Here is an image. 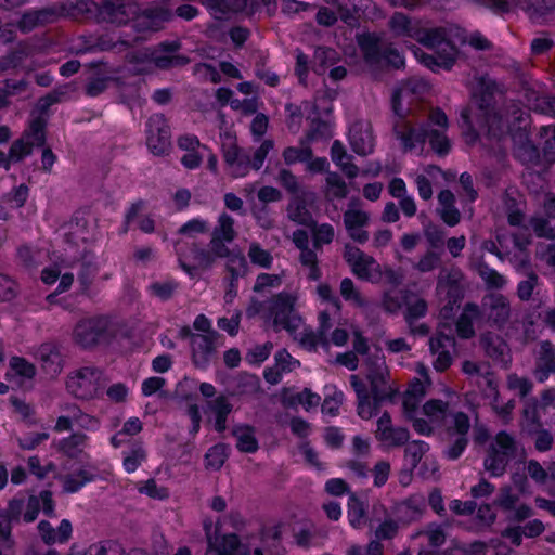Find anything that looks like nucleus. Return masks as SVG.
I'll list each match as a JSON object with an SVG mask.
<instances>
[{"instance_id":"nucleus-1","label":"nucleus","mask_w":555,"mask_h":555,"mask_svg":"<svg viewBox=\"0 0 555 555\" xmlns=\"http://www.w3.org/2000/svg\"><path fill=\"white\" fill-rule=\"evenodd\" d=\"M491 92L489 87L481 99L478 107L470 105L461 114L463 134L468 143L477 140L475 127L487 128L485 134L488 140L496 139L501 141L505 134H511L514 143L517 145V156L525 163H552L555 159V126L542 128L541 139L543 140L542 152L527 140V128L529 126V116L521 109L514 111L512 114L513 125L505 127L503 117L491 107Z\"/></svg>"},{"instance_id":"nucleus-2","label":"nucleus","mask_w":555,"mask_h":555,"mask_svg":"<svg viewBox=\"0 0 555 555\" xmlns=\"http://www.w3.org/2000/svg\"><path fill=\"white\" fill-rule=\"evenodd\" d=\"M298 299L297 292H281L266 301L253 297L246 308V315L258 317L271 323L275 330H286L307 350H314L320 345L327 348L328 343L324 336L332 327L327 312L320 313V333L317 334L305 326L302 318L295 311Z\"/></svg>"},{"instance_id":"nucleus-3","label":"nucleus","mask_w":555,"mask_h":555,"mask_svg":"<svg viewBox=\"0 0 555 555\" xmlns=\"http://www.w3.org/2000/svg\"><path fill=\"white\" fill-rule=\"evenodd\" d=\"M390 27L397 36L415 39L433 51L427 54L420 48H412L416 60L433 72L450 70L460 55L457 46L466 41L464 31L457 26L425 29L401 13L392 16Z\"/></svg>"},{"instance_id":"nucleus-4","label":"nucleus","mask_w":555,"mask_h":555,"mask_svg":"<svg viewBox=\"0 0 555 555\" xmlns=\"http://www.w3.org/2000/svg\"><path fill=\"white\" fill-rule=\"evenodd\" d=\"M447 129V115L439 108L430 111L426 127L404 118H400L393 127L396 138L405 152H422L428 140L431 149L439 155L447 154L451 149L446 135Z\"/></svg>"},{"instance_id":"nucleus-5","label":"nucleus","mask_w":555,"mask_h":555,"mask_svg":"<svg viewBox=\"0 0 555 555\" xmlns=\"http://www.w3.org/2000/svg\"><path fill=\"white\" fill-rule=\"evenodd\" d=\"M366 365L367 379L371 385L370 392L357 375L350 377V383L357 393L359 416L370 420L376 414L380 401L390 395L391 389L386 383L388 369L379 350H376L375 354L367 359Z\"/></svg>"},{"instance_id":"nucleus-6","label":"nucleus","mask_w":555,"mask_h":555,"mask_svg":"<svg viewBox=\"0 0 555 555\" xmlns=\"http://www.w3.org/2000/svg\"><path fill=\"white\" fill-rule=\"evenodd\" d=\"M449 409V402L430 399L422 408L417 406L413 412L406 414L405 418L411 422L417 434L429 436L436 429L444 426Z\"/></svg>"},{"instance_id":"nucleus-7","label":"nucleus","mask_w":555,"mask_h":555,"mask_svg":"<svg viewBox=\"0 0 555 555\" xmlns=\"http://www.w3.org/2000/svg\"><path fill=\"white\" fill-rule=\"evenodd\" d=\"M358 42L366 63L372 67L390 65L400 68L404 65V59L398 51L390 48L382 51L379 39L372 34L359 36Z\"/></svg>"},{"instance_id":"nucleus-8","label":"nucleus","mask_w":555,"mask_h":555,"mask_svg":"<svg viewBox=\"0 0 555 555\" xmlns=\"http://www.w3.org/2000/svg\"><path fill=\"white\" fill-rule=\"evenodd\" d=\"M205 527L208 547L206 555H250L249 546L241 543L235 534L221 533L218 522Z\"/></svg>"},{"instance_id":"nucleus-9","label":"nucleus","mask_w":555,"mask_h":555,"mask_svg":"<svg viewBox=\"0 0 555 555\" xmlns=\"http://www.w3.org/2000/svg\"><path fill=\"white\" fill-rule=\"evenodd\" d=\"M66 387L77 398L91 399L103 387L102 373L92 367L77 370L68 376Z\"/></svg>"},{"instance_id":"nucleus-10","label":"nucleus","mask_w":555,"mask_h":555,"mask_svg":"<svg viewBox=\"0 0 555 555\" xmlns=\"http://www.w3.org/2000/svg\"><path fill=\"white\" fill-rule=\"evenodd\" d=\"M344 257L357 278L371 283L382 281V267L373 257L350 245H346Z\"/></svg>"},{"instance_id":"nucleus-11","label":"nucleus","mask_w":555,"mask_h":555,"mask_svg":"<svg viewBox=\"0 0 555 555\" xmlns=\"http://www.w3.org/2000/svg\"><path fill=\"white\" fill-rule=\"evenodd\" d=\"M146 145L156 156L169 153L171 149L170 129L162 115H153L146 124Z\"/></svg>"},{"instance_id":"nucleus-12","label":"nucleus","mask_w":555,"mask_h":555,"mask_svg":"<svg viewBox=\"0 0 555 555\" xmlns=\"http://www.w3.org/2000/svg\"><path fill=\"white\" fill-rule=\"evenodd\" d=\"M446 332L451 333V327L447 322H441L436 336L429 340L430 351L436 356L434 367L440 372L446 371L451 365V350L455 347L454 337Z\"/></svg>"},{"instance_id":"nucleus-13","label":"nucleus","mask_w":555,"mask_h":555,"mask_svg":"<svg viewBox=\"0 0 555 555\" xmlns=\"http://www.w3.org/2000/svg\"><path fill=\"white\" fill-rule=\"evenodd\" d=\"M513 453V439L505 433L498 434L489 455L485 460L486 469L492 476L502 475Z\"/></svg>"},{"instance_id":"nucleus-14","label":"nucleus","mask_w":555,"mask_h":555,"mask_svg":"<svg viewBox=\"0 0 555 555\" xmlns=\"http://www.w3.org/2000/svg\"><path fill=\"white\" fill-rule=\"evenodd\" d=\"M462 272L459 269L442 270L439 274L437 293L439 296H446L448 305L441 309L440 315L443 320L449 318L453 304H456L461 296Z\"/></svg>"},{"instance_id":"nucleus-15","label":"nucleus","mask_w":555,"mask_h":555,"mask_svg":"<svg viewBox=\"0 0 555 555\" xmlns=\"http://www.w3.org/2000/svg\"><path fill=\"white\" fill-rule=\"evenodd\" d=\"M474 2L498 10H507L511 7H520L528 12L531 18L543 16L555 10V0H473Z\"/></svg>"},{"instance_id":"nucleus-16","label":"nucleus","mask_w":555,"mask_h":555,"mask_svg":"<svg viewBox=\"0 0 555 555\" xmlns=\"http://www.w3.org/2000/svg\"><path fill=\"white\" fill-rule=\"evenodd\" d=\"M44 124L40 118L35 119L24 135L16 140L10 149V159L20 162L31 153L34 146L44 142Z\"/></svg>"},{"instance_id":"nucleus-17","label":"nucleus","mask_w":555,"mask_h":555,"mask_svg":"<svg viewBox=\"0 0 555 555\" xmlns=\"http://www.w3.org/2000/svg\"><path fill=\"white\" fill-rule=\"evenodd\" d=\"M418 378H414L403 395L402 408L404 416L413 412L426 395L427 388L431 384L427 367L417 363L415 367Z\"/></svg>"},{"instance_id":"nucleus-18","label":"nucleus","mask_w":555,"mask_h":555,"mask_svg":"<svg viewBox=\"0 0 555 555\" xmlns=\"http://www.w3.org/2000/svg\"><path fill=\"white\" fill-rule=\"evenodd\" d=\"M376 439L386 448H393L404 444L410 434L403 427L392 425L390 415L384 413L377 421Z\"/></svg>"},{"instance_id":"nucleus-19","label":"nucleus","mask_w":555,"mask_h":555,"mask_svg":"<svg viewBox=\"0 0 555 555\" xmlns=\"http://www.w3.org/2000/svg\"><path fill=\"white\" fill-rule=\"evenodd\" d=\"M235 237L234 220L227 214L219 217L218 225L212 232L210 246L214 253L219 257H229L230 250L225 243H230Z\"/></svg>"},{"instance_id":"nucleus-20","label":"nucleus","mask_w":555,"mask_h":555,"mask_svg":"<svg viewBox=\"0 0 555 555\" xmlns=\"http://www.w3.org/2000/svg\"><path fill=\"white\" fill-rule=\"evenodd\" d=\"M369 220L370 217L366 211L351 204L344 214V224L349 236L359 243H364L369 238V233L364 230Z\"/></svg>"},{"instance_id":"nucleus-21","label":"nucleus","mask_w":555,"mask_h":555,"mask_svg":"<svg viewBox=\"0 0 555 555\" xmlns=\"http://www.w3.org/2000/svg\"><path fill=\"white\" fill-rule=\"evenodd\" d=\"M217 258L212 248L209 250L192 248L189 253L179 254V261L183 270L191 276L196 275L198 270L211 267Z\"/></svg>"},{"instance_id":"nucleus-22","label":"nucleus","mask_w":555,"mask_h":555,"mask_svg":"<svg viewBox=\"0 0 555 555\" xmlns=\"http://www.w3.org/2000/svg\"><path fill=\"white\" fill-rule=\"evenodd\" d=\"M349 143L358 155H369L374 151L375 140L369 122L359 121L349 129Z\"/></svg>"},{"instance_id":"nucleus-23","label":"nucleus","mask_w":555,"mask_h":555,"mask_svg":"<svg viewBox=\"0 0 555 555\" xmlns=\"http://www.w3.org/2000/svg\"><path fill=\"white\" fill-rule=\"evenodd\" d=\"M36 375V367L33 363L21 357H12L5 378L13 386L23 388L31 383Z\"/></svg>"},{"instance_id":"nucleus-24","label":"nucleus","mask_w":555,"mask_h":555,"mask_svg":"<svg viewBox=\"0 0 555 555\" xmlns=\"http://www.w3.org/2000/svg\"><path fill=\"white\" fill-rule=\"evenodd\" d=\"M106 326L103 318L83 319L74 328V339L83 347L95 344Z\"/></svg>"},{"instance_id":"nucleus-25","label":"nucleus","mask_w":555,"mask_h":555,"mask_svg":"<svg viewBox=\"0 0 555 555\" xmlns=\"http://www.w3.org/2000/svg\"><path fill=\"white\" fill-rule=\"evenodd\" d=\"M178 48L179 44L177 42L162 44L160 50L144 53L143 56L146 59L149 66L154 65L158 68H169L185 64L188 60L184 56L176 54Z\"/></svg>"},{"instance_id":"nucleus-26","label":"nucleus","mask_w":555,"mask_h":555,"mask_svg":"<svg viewBox=\"0 0 555 555\" xmlns=\"http://www.w3.org/2000/svg\"><path fill=\"white\" fill-rule=\"evenodd\" d=\"M429 90L428 82L422 78H412L402 85L393 95V108L399 114V106L404 102L420 100Z\"/></svg>"},{"instance_id":"nucleus-27","label":"nucleus","mask_w":555,"mask_h":555,"mask_svg":"<svg viewBox=\"0 0 555 555\" xmlns=\"http://www.w3.org/2000/svg\"><path fill=\"white\" fill-rule=\"evenodd\" d=\"M40 511H42L44 517H55L51 492L42 491L39 495H31L28 499L24 514L25 520H35L39 516Z\"/></svg>"},{"instance_id":"nucleus-28","label":"nucleus","mask_w":555,"mask_h":555,"mask_svg":"<svg viewBox=\"0 0 555 555\" xmlns=\"http://www.w3.org/2000/svg\"><path fill=\"white\" fill-rule=\"evenodd\" d=\"M217 333L192 336L193 359L197 365L205 364L216 348Z\"/></svg>"},{"instance_id":"nucleus-29","label":"nucleus","mask_w":555,"mask_h":555,"mask_svg":"<svg viewBox=\"0 0 555 555\" xmlns=\"http://www.w3.org/2000/svg\"><path fill=\"white\" fill-rule=\"evenodd\" d=\"M38 532L46 544H56L66 542L73 532L70 522H39Z\"/></svg>"},{"instance_id":"nucleus-30","label":"nucleus","mask_w":555,"mask_h":555,"mask_svg":"<svg viewBox=\"0 0 555 555\" xmlns=\"http://www.w3.org/2000/svg\"><path fill=\"white\" fill-rule=\"evenodd\" d=\"M26 0H0V41L10 42L15 33V26L11 23L13 16L9 10L21 5Z\"/></svg>"},{"instance_id":"nucleus-31","label":"nucleus","mask_w":555,"mask_h":555,"mask_svg":"<svg viewBox=\"0 0 555 555\" xmlns=\"http://www.w3.org/2000/svg\"><path fill=\"white\" fill-rule=\"evenodd\" d=\"M485 309L488 310V317L494 323H504L509 317V305L507 299L502 295H490L485 298Z\"/></svg>"},{"instance_id":"nucleus-32","label":"nucleus","mask_w":555,"mask_h":555,"mask_svg":"<svg viewBox=\"0 0 555 555\" xmlns=\"http://www.w3.org/2000/svg\"><path fill=\"white\" fill-rule=\"evenodd\" d=\"M233 436L236 439V448L243 453H255L259 443L256 438V430L249 425H236L233 427Z\"/></svg>"},{"instance_id":"nucleus-33","label":"nucleus","mask_w":555,"mask_h":555,"mask_svg":"<svg viewBox=\"0 0 555 555\" xmlns=\"http://www.w3.org/2000/svg\"><path fill=\"white\" fill-rule=\"evenodd\" d=\"M331 157L333 163L350 179L359 176L360 170L351 162V156L347 154L344 145L339 141H334L331 147Z\"/></svg>"},{"instance_id":"nucleus-34","label":"nucleus","mask_w":555,"mask_h":555,"mask_svg":"<svg viewBox=\"0 0 555 555\" xmlns=\"http://www.w3.org/2000/svg\"><path fill=\"white\" fill-rule=\"evenodd\" d=\"M317 131L310 132L306 140L300 142L299 147L289 146L284 150L283 158L284 162L288 165L295 163H306L312 157V151L309 144L317 139Z\"/></svg>"},{"instance_id":"nucleus-35","label":"nucleus","mask_w":555,"mask_h":555,"mask_svg":"<svg viewBox=\"0 0 555 555\" xmlns=\"http://www.w3.org/2000/svg\"><path fill=\"white\" fill-rule=\"evenodd\" d=\"M438 212L448 225H455L460 221V212L454 207V195L449 190L441 191L438 195Z\"/></svg>"},{"instance_id":"nucleus-36","label":"nucleus","mask_w":555,"mask_h":555,"mask_svg":"<svg viewBox=\"0 0 555 555\" xmlns=\"http://www.w3.org/2000/svg\"><path fill=\"white\" fill-rule=\"evenodd\" d=\"M39 358L42 362V369L50 376H56L63 367L62 357L52 345H43L39 349Z\"/></svg>"},{"instance_id":"nucleus-37","label":"nucleus","mask_w":555,"mask_h":555,"mask_svg":"<svg viewBox=\"0 0 555 555\" xmlns=\"http://www.w3.org/2000/svg\"><path fill=\"white\" fill-rule=\"evenodd\" d=\"M479 318V309L476 305L468 304L464 307L457 322L456 332L461 338H470L475 334L474 322Z\"/></svg>"},{"instance_id":"nucleus-38","label":"nucleus","mask_w":555,"mask_h":555,"mask_svg":"<svg viewBox=\"0 0 555 555\" xmlns=\"http://www.w3.org/2000/svg\"><path fill=\"white\" fill-rule=\"evenodd\" d=\"M203 4L209 10L210 14L218 20H221L230 12L243 10L246 0H201Z\"/></svg>"},{"instance_id":"nucleus-39","label":"nucleus","mask_w":555,"mask_h":555,"mask_svg":"<svg viewBox=\"0 0 555 555\" xmlns=\"http://www.w3.org/2000/svg\"><path fill=\"white\" fill-rule=\"evenodd\" d=\"M349 193L348 184L334 171H328L325 177L324 194L328 201L346 198Z\"/></svg>"},{"instance_id":"nucleus-40","label":"nucleus","mask_w":555,"mask_h":555,"mask_svg":"<svg viewBox=\"0 0 555 555\" xmlns=\"http://www.w3.org/2000/svg\"><path fill=\"white\" fill-rule=\"evenodd\" d=\"M209 410L215 415V429L223 431L227 427V417L232 411V405L225 396H219L208 403Z\"/></svg>"},{"instance_id":"nucleus-41","label":"nucleus","mask_w":555,"mask_h":555,"mask_svg":"<svg viewBox=\"0 0 555 555\" xmlns=\"http://www.w3.org/2000/svg\"><path fill=\"white\" fill-rule=\"evenodd\" d=\"M450 555H514V553L506 546L489 548L483 543L475 542L468 547L456 546L452 548Z\"/></svg>"},{"instance_id":"nucleus-42","label":"nucleus","mask_w":555,"mask_h":555,"mask_svg":"<svg viewBox=\"0 0 555 555\" xmlns=\"http://www.w3.org/2000/svg\"><path fill=\"white\" fill-rule=\"evenodd\" d=\"M440 172L436 166H428L423 169V172L414 175V181L417 186L420 196L427 201L433 196L431 180Z\"/></svg>"},{"instance_id":"nucleus-43","label":"nucleus","mask_w":555,"mask_h":555,"mask_svg":"<svg viewBox=\"0 0 555 555\" xmlns=\"http://www.w3.org/2000/svg\"><path fill=\"white\" fill-rule=\"evenodd\" d=\"M137 13V7L130 3H113L108 2L104 7V14L115 24H124L130 15Z\"/></svg>"},{"instance_id":"nucleus-44","label":"nucleus","mask_w":555,"mask_h":555,"mask_svg":"<svg viewBox=\"0 0 555 555\" xmlns=\"http://www.w3.org/2000/svg\"><path fill=\"white\" fill-rule=\"evenodd\" d=\"M543 531V522H528L524 528L514 526L504 531V537L511 540L512 543L518 545L521 542L522 535L533 538Z\"/></svg>"},{"instance_id":"nucleus-45","label":"nucleus","mask_w":555,"mask_h":555,"mask_svg":"<svg viewBox=\"0 0 555 555\" xmlns=\"http://www.w3.org/2000/svg\"><path fill=\"white\" fill-rule=\"evenodd\" d=\"M54 13L50 10H41L25 13L18 23L22 31H29L38 25L49 23L53 20Z\"/></svg>"},{"instance_id":"nucleus-46","label":"nucleus","mask_w":555,"mask_h":555,"mask_svg":"<svg viewBox=\"0 0 555 555\" xmlns=\"http://www.w3.org/2000/svg\"><path fill=\"white\" fill-rule=\"evenodd\" d=\"M60 278V283L57 286V293H63L67 291L73 284L74 276L70 273L61 274V270L59 267L46 268L42 270L41 280L44 284L50 285L56 282Z\"/></svg>"},{"instance_id":"nucleus-47","label":"nucleus","mask_w":555,"mask_h":555,"mask_svg":"<svg viewBox=\"0 0 555 555\" xmlns=\"http://www.w3.org/2000/svg\"><path fill=\"white\" fill-rule=\"evenodd\" d=\"M93 480V476L87 470L81 469L76 474L66 475L61 478L63 490L74 493L80 490L86 483Z\"/></svg>"},{"instance_id":"nucleus-48","label":"nucleus","mask_w":555,"mask_h":555,"mask_svg":"<svg viewBox=\"0 0 555 555\" xmlns=\"http://www.w3.org/2000/svg\"><path fill=\"white\" fill-rule=\"evenodd\" d=\"M82 555H127L121 544L115 541H103L81 550Z\"/></svg>"},{"instance_id":"nucleus-49","label":"nucleus","mask_w":555,"mask_h":555,"mask_svg":"<svg viewBox=\"0 0 555 555\" xmlns=\"http://www.w3.org/2000/svg\"><path fill=\"white\" fill-rule=\"evenodd\" d=\"M404 305L406 306L405 319L408 323L414 322L426 314L427 304L422 298L405 294Z\"/></svg>"},{"instance_id":"nucleus-50","label":"nucleus","mask_w":555,"mask_h":555,"mask_svg":"<svg viewBox=\"0 0 555 555\" xmlns=\"http://www.w3.org/2000/svg\"><path fill=\"white\" fill-rule=\"evenodd\" d=\"M340 295L346 301L358 308H363L367 304L349 278H345L340 282Z\"/></svg>"},{"instance_id":"nucleus-51","label":"nucleus","mask_w":555,"mask_h":555,"mask_svg":"<svg viewBox=\"0 0 555 555\" xmlns=\"http://www.w3.org/2000/svg\"><path fill=\"white\" fill-rule=\"evenodd\" d=\"M227 457H228L227 446L222 444V443L216 444V446L211 447L205 455L206 467L210 468V469L218 470L222 467Z\"/></svg>"},{"instance_id":"nucleus-52","label":"nucleus","mask_w":555,"mask_h":555,"mask_svg":"<svg viewBox=\"0 0 555 555\" xmlns=\"http://www.w3.org/2000/svg\"><path fill=\"white\" fill-rule=\"evenodd\" d=\"M137 489L141 494H145L154 500H166L169 498L168 488L157 485L154 479H149L137 485Z\"/></svg>"},{"instance_id":"nucleus-53","label":"nucleus","mask_w":555,"mask_h":555,"mask_svg":"<svg viewBox=\"0 0 555 555\" xmlns=\"http://www.w3.org/2000/svg\"><path fill=\"white\" fill-rule=\"evenodd\" d=\"M287 215L291 220L299 224H308L311 221V215L305 203L299 198H294L287 208Z\"/></svg>"},{"instance_id":"nucleus-54","label":"nucleus","mask_w":555,"mask_h":555,"mask_svg":"<svg viewBox=\"0 0 555 555\" xmlns=\"http://www.w3.org/2000/svg\"><path fill=\"white\" fill-rule=\"evenodd\" d=\"M545 356L541 359L540 366L535 372V376L540 382L547 377L548 372L555 373V351L548 343L543 344Z\"/></svg>"},{"instance_id":"nucleus-55","label":"nucleus","mask_w":555,"mask_h":555,"mask_svg":"<svg viewBox=\"0 0 555 555\" xmlns=\"http://www.w3.org/2000/svg\"><path fill=\"white\" fill-rule=\"evenodd\" d=\"M145 459L146 453L142 447H135L131 449L130 451L124 453V469L129 474L134 473L145 461Z\"/></svg>"},{"instance_id":"nucleus-56","label":"nucleus","mask_w":555,"mask_h":555,"mask_svg":"<svg viewBox=\"0 0 555 555\" xmlns=\"http://www.w3.org/2000/svg\"><path fill=\"white\" fill-rule=\"evenodd\" d=\"M344 400V393L335 388L330 389L322 404V413L336 416Z\"/></svg>"},{"instance_id":"nucleus-57","label":"nucleus","mask_w":555,"mask_h":555,"mask_svg":"<svg viewBox=\"0 0 555 555\" xmlns=\"http://www.w3.org/2000/svg\"><path fill=\"white\" fill-rule=\"evenodd\" d=\"M300 262L308 268V279L313 281L320 279L321 272L318 268L317 254L313 250L309 248L300 249Z\"/></svg>"},{"instance_id":"nucleus-58","label":"nucleus","mask_w":555,"mask_h":555,"mask_svg":"<svg viewBox=\"0 0 555 555\" xmlns=\"http://www.w3.org/2000/svg\"><path fill=\"white\" fill-rule=\"evenodd\" d=\"M478 273L489 287L502 288L506 283L503 275L483 263L478 266Z\"/></svg>"},{"instance_id":"nucleus-59","label":"nucleus","mask_w":555,"mask_h":555,"mask_svg":"<svg viewBox=\"0 0 555 555\" xmlns=\"http://www.w3.org/2000/svg\"><path fill=\"white\" fill-rule=\"evenodd\" d=\"M281 285H282V276L281 275L262 273L257 276V280H256V283H255L253 289L255 293H263L266 291L279 288Z\"/></svg>"},{"instance_id":"nucleus-60","label":"nucleus","mask_w":555,"mask_h":555,"mask_svg":"<svg viewBox=\"0 0 555 555\" xmlns=\"http://www.w3.org/2000/svg\"><path fill=\"white\" fill-rule=\"evenodd\" d=\"M272 344L271 343H266V344H262V345H257L255 347H253L247 353H246V358L245 360L249 363V364H253V365H259L261 364L263 361H266L271 351H272Z\"/></svg>"},{"instance_id":"nucleus-61","label":"nucleus","mask_w":555,"mask_h":555,"mask_svg":"<svg viewBox=\"0 0 555 555\" xmlns=\"http://www.w3.org/2000/svg\"><path fill=\"white\" fill-rule=\"evenodd\" d=\"M248 257L254 264L262 268H269L273 259L268 250L261 248L260 245L256 243L250 245Z\"/></svg>"},{"instance_id":"nucleus-62","label":"nucleus","mask_w":555,"mask_h":555,"mask_svg":"<svg viewBox=\"0 0 555 555\" xmlns=\"http://www.w3.org/2000/svg\"><path fill=\"white\" fill-rule=\"evenodd\" d=\"M87 446V436L85 435H73L65 439L61 449L69 456H76Z\"/></svg>"},{"instance_id":"nucleus-63","label":"nucleus","mask_w":555,"mask_h":555,"mask_svg":"<svg viewBox=\"0 0 555 555\" xmlns=\"http://www.w3.org/2000/svg\"><path fill=\"white\" fill-rule=\"evenodd\" d=\"M222 152L227 165L233 164V162H236L244 155V153L237 147L235 139L228 133L224 135V140L222 142Z\"/></svg>"},{"instance_id":"nucleus-64","label":"nucleus","mask_w":555,"mask_h":555,"mask_svg":"<svg viewBox=\"0 0 555 555\" xmlns=\"http://www.w3.org/2000/svg\"><path fill=\"white\" fill-rule=\"evenodd\" d=\"M427 451L428 444L426 442L413 441L405 449V459L412 467H415Z\"/></svg>"}]
</instances>
